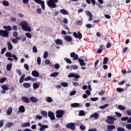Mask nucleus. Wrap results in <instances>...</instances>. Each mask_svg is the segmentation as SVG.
Returning <instances> with one entry per match:
<instances>
[{"label":"nucleus","mask_w":131,"mask_h":131,"mask_svg":"<svg viewBox=\"0 0 131 131\" xmlns=\"http://www.w3.org/2000/svg\"><path fill=\"white\" fill-rule=\"evenodd\" d=\"M70 56L71 58H73V60H78V62H79L80 66H85L86 65V63L84 62V60L81 58H78V55L75 54V52L71 53Z\"/></svg>","instance_id":"f257e3e1"},{"label":"nucleus","mask_w":131,"mask_h":131,"mask_svg":"<svg viewBox=\"0 0 131 131\" xmlns=\"http://www.w3.org/2000/svg\"><path fill=\"white\" fill-rule=\"evenodd\" d=\"M20 26L25 31L30 32L31 31V28L28 26V23L25 20H23L19 23Z\"/></svg>","instance_id":"f03ea898"},{"label":"nucleus","mask_w":131,"mask_h":131,"mask_svg":"<svg viewBox=\"0 0 131 131\" xmlns=\"http://www.w3.org/2000/svg\"><path fill=\"white\" fill-rule=\"evenodd\" d=\"M59 2V0H49L47 2V6L49 7V8H52L53 9H55L57 7V3Z\"/></svg>","instance_id":"7ed1b4c3"},{"label":"nucleus","mask_w":131,"mask_h":131,"mask_svg":"<svg viewBox=\"0 0 131 131\" xmlns=\"http://www.w3.org/2000/svg\"><path fill=\"white\" fill-rule=\"evenodd\" d=\"M117 118H115L112 116H108L107 119L105 120V122L108 124H114V121H115Z\"/></svg>","instance_id":"20e7f679"},{"label":"nucleus","mask_w":131,"mask_h":131,"mask_svg":"<svg viewBox=\"0 0 131 131\" xmlns=\"http://www.w3.org/2000/svg\"><path fill=\"white\" fill-rule=\"evenodd\" d=\"M64 113H65V112L63 110H58L56 111V117L57 118H61V117H63Z\"/></svg>","instance_id":"39448f33"},{"label":"nucleus","mask_w":131,"mask_h":131,"mask_svg":"<svg viewBox=\"0 0 131 131\" xmlns=\"http://www.w3.org/2000/svg\"><path fill=\"white\" fill-rule=\"evenodd\" d=\"M10 32L7 30H0V36L2 37H9V34Z\"/></svg>","instance_id":"423d86ee"},{"label":"nucleus","mask_w":131,"mask_h":131,"mask_svg":"<svg viewBox=\"0 0 131 131\" xmlns=\"http://www.w3.org/2000/svg\"><path fill=\"white\" fill-rule=\"evenodd\" d=\"M67 128H69L71 130H75L76 127H75V124L74 123H68L66 124Z\"/></svg>","instance_id":"0eeeda50"},{"label":"nucleus","mask_w":131,"mask_h":131,"mask_svg":"<svg viewBox=\"0 0 131 131\" xmlns=\"http://www.w3.org/2000/svg\"><path fill=\"white\" fill-rule=\"evenodd\" d=\"M78 33V35H77ZM73 36L75 37V38H78L79 39H81L82 38V34L80 33L79 31H77V33L76 32L73 33Z\"/></svg>","instance_id":"6e6552de"},{"label":"nucleus","mask_w":131,"mask_h":131,"mask_svg":"<svg viewBox=\"0 0 131 131\" xmlns=\"http://www.w3.org/2000/svg\"><path fill=\"white\" fill-rule=\"evenodd\" d=\"M48 117H49L51 120H55L56 119V117H55V115H54V113L53 112H48Z\"/></svg>","instance_id":"1a4fd4ad"},{"label":"nucleus","mask_w":131,"mask_h":131,"mask_svg":"<svg viewBox=\"0 0 131 131\" xmlns=\"http://www.w3.org/2000/svg\"><path fill=\"white\" fill-rule=\"evenodd\" d=\"M85 13L86 16H89V21H92V20H93V14H92V13H91L88 10H85Z\"/></svg>","instance_id":"9d476101"},{"label":"nucleus","mask_w":131,"mask_h":131,"mask_svg":"<svg viewBox=\"0 0 131 131\" xmlns=\"http://www.w3.org/2000/svg\"><path fill=\"white\" fill-rule=\"evenodd\" d=\"M32 75L34 77H39V73L37 71L34 70L32 72Z\"/></svg>","instance_id":"9b49d317"},{"label":"nucleus","mask_w":131,"mask_h":131,"mask_svg":"<svg viewBox=\"0 0 131 131\" xmlns=\"http://www.w3.org/2000/svg\"><path fill=\"white\" fill-rule=\"evenodd\" d=\"M23 102H24L25 103H28L29 102H30V99L28 98L27 97L23 96L21 98Z\"/></svg>","instance_id":"f8f14e48"},{"label":"nucleus","mask_w":131,"mask_h":131,"mask_svg":"<svg viewBox=\"0 0 131 131\" xmlns=\"http://www.w3.org/2000/svg\"><path fill=\"white\" fill-rule=\"evenodd\" d=\"M55 42L56 45H58L59 46H62V45H63V40L61 39H55Z\"/></svg>","instance_id":"ddd939ff"},{"label":"nucleus","mask_w":131,"mask_h":131,"mask_svg":"<svg viewBox=\"0 0 131 131\" xmlns=\"http://www.w3.org/2000/svg\"><path fill=\"white\" fill-rule=\"evenodd\" d=\"M90 118H94V119H98V118H99V114L97 113L92 114L90 116Z\"/></svg>","instance_id":"4468645a"},{"label":"nucleus","mask_w":131,"mask_h":131,"mask_svg":"<svg viewBox=\"0 0 131 131\" xmlns=\"http://www.w3.org/2000/svg\"><path fill=\"white\" fill-rule=\"evenodd\" d=\"M30 101L32 102V103H37L38 102V99L37 98L34 97V96H32L30 98Z\"/></svg>","instance_id":"2eb2a0df"},{"label":"nucleus","mask_w":131,"mask_h":131,"mask_svg":"<svg viewBox=\"0 0 131 131\" xmlns=\"http://www.w3.org/2000/svg\"><path fill=\"white\" fill-rule=\"evenodd\" d=\"M91 3L92 4V5H93V6H95L96 4V6H97V7H99V8H100V9H102V6H101V4H100V3L96 2V0H91Z\"/></svg>","instance_id":"dca6fc26"},{"label":"nucleus","mask_w":131,"mask_h":131,"mask_svg":"<svg viewBox=\"0 0 131 131\" xmlns=\"http://www.w3.org/2000/svg\"><path fill=\"white\" fill-rule=\"evenodd\" d=\"M18 111L21 113H24L25 112V107L24 105H21L19 107Z\"/></svg>","instance_id":"f3484780"},{"label":"nucleus","mask_w":131,"mask_h":131,"mask_svg":"<svg viewBox=\"0 0 131 131\" xmlns=\"http://www.w3.org/2000/svg\"><path fill=\"white\" fill-rule=\"evenodd\" d=\"M64 40L68 41V42H70V41H72V37L70 36H65Z\"/></svg>","instance_id":"a211bd4d"},{"label":"nucleus","mask_w":131,"mask_h":131,"mask_svg":"<svg viewBox=\"0 0 131 131\" xmlns=\"http://www.w3.org/2000/svg\"><path fill=\"white\" fill-rule=\"evenodd\" d=\"M12 67H13V64L12 63L7 64L6 66V69L7 71H10L12 69Z\"/></svg>","instance_id":"6ab92c4d"},{"label":"nucleus","mask_w":131,"mask_h":131,"mask_svg":"<svg viewBox=\"0 0 131 131\" xmlns=\"http://www.w3.org/2000/svg\"><path fill=\"white\" fill-rule=\"evenodd\" d=\"M23 85L24 86V88H25V89H29V88H30V86H31V84L30 83H24L23 84Z\"/></svg>","instance_id":"aec40b11"},{"label":"nucleus","mask_w":131,"mask_h":131,"mask_svg":"<svg viewBox=\"0 0 131 131\" xmlns=\"http://www.w3.org/2000/svg\"><path fill=\"white\" fill-rule=\"evenodd\" d=\"M3 28L4 29H5L6 30H7V31H11L12 30V27L10 26H3Z\"/></svg>","instance_id":"412c9836"},{"label":"nucleus","mask_w":131,"mask_h":131,"mask_svg":"<svg viewBox=\"0 0 131 131\" xmlns=\"http://www.w3.org/2000/svg\"><path fill=\"white\" fill-rule=\"evenodd\" d=\"M7 47L9 51H12V50H13V45H12L11 42H7Z\"/></svg>","instance_id":"4be33fe9"},{"label":"nucleus","mask_w":131,"mask_h":131,"mask_svg":"<svg viewBox=\"0 0 131 131\" xmlns=\"http://www.w3.org/2000/svg\"><path fill=\"white\" fill-rule=\"evenodd\" d=\"M107 129L109 130H112V129H115V125H108L107 126Z\"/></svg>","instance_id":"5701e85b"},{"label":"nucleus","mask_w":131,"mask_h":131,"mask_svg":"<svg viewBox=\"0 0 131 131\" xmlns=\"http://www.w3.org/2000/svg\"><path fill=\"white\" fill-rule=\"evenodd\" d=\"M25 78V74L22 75V76L20 77L19 82V83H22L23 81H24Z\"/></svg>","instance_id":"b1692460"},{"label":"nucleus","mask_w":131,"mask_h":131,"mask_svg":"<svg viewBox=\"0 0 131 131\" xmlns=\"http://www.w3.org/2000/svg\"><path fill=\"white\" fill-rule=\"evenodd\" d=\"M71 106L72 108H77V107H79V103H72L71 104Z\"/></svg>","instance_id":"393cba45"},{"label":"nucleus","mask_w":131,"mask_h":131,"mask_svg":"<svg viewBox=\"0 0 131 131\" xmlns=\"http://www.w3.org/2000/svg\"><path fill=\"white\" fill-rule=\"evenodd\" d=\"M41 114L42 115V116L45 117V118L48 117V112H47L46 111H42L41 112Z\"/></svg>","instance_id":"a878e982"},{"label":"nucleus","mask_w":131,"mask_h":131,"mask_svg":"<svg viewBox=\"0 0 131 131\" xmlns=\"http://www.w3.org/2000/svg\"><path fill=\"white\" fill-rule=\"evenodd\" d=\"M45 128H49V126H48L47 125H42L40 127L39 130L43 131V130H45Z\"/></svg>","instance_id":"bb28decb"},{"label":"nucleus","mask_w":131,"mask_h":131,"mask_svg":"<svg viewBox=\"0 0 131 131\" xmlns=\"http://www.w3.org/2000/svg\"><path fill=\"white\" fill-rule=\"evenodd\" d=\"M21 127H26L27 126H30V123L29 122L27 123H24L21 125Z\"/></svg>","instance_id":"cd10ccee"},{"label":"nucleus","mask_w":131,"mask_h":131,"mask_svg":"<svg viewBox=\"0 0 131 131\" xmlns=\"http://www.w3.org/2000/svg\"><path fill=\"white\" fill-rule=\"evenodd\" d=\"M13 111V108L12 107H9L7 111V114L8 115H11V114L12 113Z\"/></svg>","instance_id":"c85d7f7f"},{"label":"nucleus","mask_w":131,"mask_h":131,"mask_svg":"<svg viewBox=\"0 0 131 131\" xmlns=\"http://www.w3.org/2000/svg\"><path fill=\"white\" fill-rule=\"evenodd\" d=\"M64 61H66V62H67V63H68V64H72V61H71V59L67 58V57H65L64 58Z\"/></svg>","instance_id":"c756f323"},{"label":"nucleus","mask_w":131,"mask_h":131,"mask_svg":"<svg viewBox=\"0 0 131 131\" xmlns=\"http://www.w3.org/2000/svg\"><path fill=\"white\" fill-rule=\"evenodd\" d=\"M59 72H54L50 74L51 77H55V76H58L59 75Z\"/></svg>","instance_id":"7c9ffc66"},{"label":"nucleus","mask_w":131,"mask_h":131,"mask_svg":"<svg viewBox=\"0 0 131 131\" xmlns=\"http://www.w3.org/2000/svg\"><path fill=\"white\" fill-rule=\"evenodd\" d=\"M60 13L62 14L63 15H67L68 14V11L65 9H61L60 10Z\"/></svg>","instance_id":"2f4dec72"},{"label":"nucleus","mask_w":131,"mask_h":131,"mask_svg":"<svg viewBox=\"0 0 131 131\" xmlns=\"http://www.w3.org/2000/svg\"><path fill=\"white\" fill-rule=\"evenodd\" d=\"M33 88L34 90H37L38 88H39V84L36 83H34L33 85Z\"/></svg>","instance_id":"473e14b6"},{"label":"nucleus","mask_w":131,"mask_h":131,"mask_svg":"<svg viewBox=\"0 0 131 131\" xmlns=\"http://www.w3.org/2000/svg\"><path fill=\"white\" fill-rule=\"evenodd\" d=\"M71 68H72L74 70H77V69H78L79 67L78 66H76V64H72L71 66Z\"/></svg>","instance_id":"72a5a7b5"},{"label":"nucleus","mask_w":131,"mask_h":131,"mask_svg":"<svg viewBox=\"0 0 131 131\" xmlns=\"http://www.w3.org/2000/svg\"><path fill=\"white\" fill-rule=\"evenodd\" d=\"M3 6H5V7H9L10 3H9V2L7 1H4L3 2Z\"/></svg>","instance_id":"f704fd0d"},{"label":"nucleus","mask_w":131,"mask_h":131,"mask_svg":"<svg viewBox=\"0 0 131 131\" xmlns=\"http://www.w3.org/2000/svg\"><path fill=\"white\" fill-rule=\"evenodd\" d=\"M117 108L119 109V110L124 111L125 109V107L123 106V105H118Z\"/></svg>","instance_id":"c9c22d12"},{"label":"nucleus","mask_w":131,"mask_h":131,"mask_svg":"<svg viewBox=\"0 0 131 131\" xmlns=\"http://www.w3.org/2000/svg\"><path fill=\"white\" fill-rule=\"evenodd\" d=\"M2 89L4 91H9V87H8V86H7L6 84H4L2 86Z\"/></svg>","instance_id":"e433bc0d"},{"label":"nucleus","mask_w":131,"mask_h":131,"mask_svg":"<svg viewBox=\"0 0 131 131\" xmlns=\"http://www.w3.org/2000/svg\"><path fill=\"white\" fill-rule=\"evenodd\" d=\"M61 85H62V86H63V88H67V86H68V83L67 82H61L60 83Z\"/></svg>","instance_id":"4c0bfd02"},{"label":"nucleus","mask_w":131,"mask_h":131,"mask_svg":"<svg viewBox=\"0 0 131 131\" xmlns=\"http://www.w3.org/2000/svg\"><path fill=\"white\" fill-rule=\"evenodd\" d=\"M109 106V104L106 103L102 106H99L100 109H105V108H106V107H108Z\"/></svg>","instance_id":"58836bf2"},{"label":"nucleus","mask_w":131,"mask_h":131,"mask_svg":"<svg viewBox=\"0 0 131 131\" xmlns=\"http://www.w3.org/2000/svg\"><path fill=\"white\" fill-rule=\"evenodd\" d=\"M79 115V116H84L85 115V112H84V111H80Z\"/></svg>","instance_id":"ea45409f"},{"label":"nucleus","mask_w":131,"mask_h":131,"mask_svg":"<svg viewBox=\"0 0 131 131\" xmlns=\"http://www.w3.org/2000/svg\"><path fill=\"white\" fill-rule=\"evenodd\" d=\"M108 63V57H105L103 59V64L105 65V64H107Z\"/></svg>","instance_id":"a19ab883"},{"label":"nucleus","mask_w":131,"mask_h":131,"mask_svg":"<svg viewBox=\"0 0 131 131\" xmlns=\"http://www.w3.org/2000/svg\"><path fill=\"white\" fill-rule=\"evenodd\" d=\"M48 56H49V52H48V51H45L43 53V58L47 59Z\"/></svg>","instance_id":"79ce46f5"},{"label":"nucleus","mask_w":131,"mask_h":131,"mask_svg":"<svg viewBox=\"0 0 131 131\" xmlns=\"http://www.w3.org/2000/svg\"><path fill=\"white\" fill-rule=\"evenodd\" d=\"M90 100H91V101H92V102H96V101H98L99 100V98L92 97L90 98Z\"/></svg>","instance_id":"37998d69"},{"label":"nucleus","mask_w":131,"mask_h":131,"mask_svg":"<svg viewBox=\"0 0 131 131\" xmlns=\"http://www.w3.org/2000/svg\"><path fill=\"white\" fill-rule=\"evenodd\" d=\"M40 5H41L42 10H45V9H46V6H45V1H42V3H40Z\"/></svg>","instance_id":"c03bdc74"},{"label":"nucleus","mask_w":131,"mask_h":131,"mask_svg":"<svg viewBox=\"0 0 131 131\" xmlns=\"http://www.w3.org/2000/svg\"><path fill=\"white\" fill-rule=\"evenodd\" d=\"M37 62L38 63V65H40V63H41V59L40 57H37Z\"/></svg>","instance_id":"a18cd8bd"},{"label":"nucleus","mask_w":131,"mask_h":131,"mask_svg":"<svg viewBox=\"0 0 131 131\" xmlns=\"http://www.w3.org/2000/svg\"><path fill=\"white\" fill-rule=\"evenodd\" d=\"M105 90H101V91H99L98 92V95L99 96H103V95H104V94H105Z\"/></svg>","instance_id":"49530a36"},{"label":"nucleus","mask_w":131,"mask_h":131,"mask_svg":"<svg viewBox=\"0 0 131 131\" xmlns=\"http://www.w3.org/2000/svg\"><path fill=\"white\" fill-rule=\"evenodd\" d=\"M7 80V78L3 77L0 79V83H4Z\"/></svg>","instance_id":"de8ad7c7"},{"label":"nucleus","mask_w":131,"mask_h":131,"mask_svg":"<svg viewBox=\"0 0 131 131\" xmlns=\"http://www.w3.org/2000/svg\"><path fill=\"white\" fill-rule=\"evenodd\" d=\"M124 90L123 89H121V88H117V92L118 93H121L122 92H124Z\"/></svg>","instance_id":"09e8293b"},{"label":"nucleus","mask_w":131,"mask_h":131,"mask_svg":"<svg viewBox=\"0 0 131 131\" xmlns=\"http://www.w3.org/2000/svg\"><path fill=\"white\" fill-rule=\"evenodd\" d=\"M5 56L6 57H10L11 58L13 57V55H12V54H11L9 52H7L5 54Z\"/></svg>","instance_id":"8fccbe9b"},{"label":"nucleus","mask_w":131,"mask_h":131,"mask_svg":"<svg viewBox=\"0 0 131 131\" xmlns=\"http://www.w3.org/2000/svg\"><path fill=\"white\" fill-rule=\"evenodd\" d=\"M30 80H31V76H28L25 78V81H29Z\"/></svg>","instance_id":"3c124183"},{"label":"nucleus","mask_w":131,"mask_h":131,"mask_svg":"<svg viewBox=\"0 0 131 131\" xmlns=\"http://www.w3.org/2000/svg\"><path fill=\"white\" fill-rule=\"evenodd\" d=\"M128 120V117H122L121 118V120H122V121H126V120Z\"/></svg>","instance_id":"603ef678"},{"label":"nucleus","mask_w":131,"mask_h":131,"mask_svg":"<svg viewBox=\"0 0 131 131\" xmlns=\"http://www.w3.org/2000/svg\"><path fill=\"white\" fill-rule=\"evenodd\" d=\"M6 51H7V48L5 47V48H3L1 50L2 55H4L5 54V52H6Z\"/></svg>","instance_id":"864d4df0"},{"label":"nucleus","mask_w":131,"mask_h":131,"mask_svg":"<svg viewBox=\"0 0 131 131\" xmlns=\"http://www.w3.org/2000/svg\"><path fill=\"white\" fill-rule=\"evenodd\" d=\"M68 77L71 78L72 77H74V73H71L68 75Z\"/></svg>","instance_id":"5fc2aeb1"},{"label":"nucleus","mask_w":131,"mask_h":131,"mask_svg":"<svg viewBox=\"0 0 131 131\" xmlns=\"http://www.w3.org/2000/svg\"><path fill=\"white\" fill-rule=\"evenodd\" d=\"M16 73L19 75V76H21L22 75L21 70L20 69H17L16 70Z\"/></svg>","instance_id":"6e6d98bb"},{"label":"nucleus","mask_w":131,"mask_h":131,"mask_svg":"<svg viewBox=\"0 0 131 131\" xmlns=\"http://www.w3.org/2000/svg\"><path fill=\"white\" fill-rule=\"evenodd\" d=\"M77 25H80V26H81L82 25V20H79L76 23Z\"/></svg>","instance_id":"4d7b16f0"},{"label":"nucleus","mask_w":131,"mask_h":131,"mask_svg":"<svg viewBox=\"0 0 131 131\" xmlns=\"http://www.w3.org/2000/svg\"><path fill=\"white\" fill-rule=\"evenodd\" d=\"M53 99H52V97H48L47 98V102H48L49 103H51V102H53Z\"/></svg>","instance_id":"13d9d810"},{"label":"nucleus","mask_w":131,"mask_h":131,"mask_svg":"<svg viewBox=\"0 0 131 131\" xmlns=\"http://www.w3.org/2000/svg\"><path fill=\"white\" fill-rule=\"evenodd\" d=\"M32 50L34 53H37V48H36V46H33Z\"/></svg>","instance_id":"bf43d9fd"},{"label":"nucleus","mask_w":131,"mask_h":131,"mask_svg":"<svg viewBox=\"0 0 131 131\" xmlns=\"http://www.w3.org/2000/svg\"><path fill=\"white\" fill-rule=\"evenodd\" d=\"M17 36H18V32L14 31L13 33V37H16Z\"/></svg>","instance_id":"052dcab7"},{"label":"nucleus","mask_w":131,"mask_h":131,"mask_svg":"<svg viewBox=\"0 0 131 131\" xmlns=\"http://www.w3.org/2000/svg\"><path fill=\"white\" fill-rule=\"evenodd\" d=\"M117 131H124V128L121 127H118L117 129Z\"/></svg>","instance_id":"680f3d73"},{"label":"nucleus","mask_w":131,"mask_h":131,"mask_svg":"<svg viewBox=\"0 0 131 131\" xmlns=\"http://www.w3.org/2000/svg\"><path fill=\"white\" fill-rule=\"evenodd\" d=\"M80 128L81 130H84L85 129V126L82 124L80 126Z\"/></svg>","instance_id":"e2e57ef3"},{"label":"nucleus","mask_w":131,"mask_h":131,"mask_svg":"<svg viewBox=\"0 0 131 131\" xmlns=\"http://www.w3.org/2000/svg\"><path fill=\"white\" fill-rule=\"evenodd\" d=\"M26 36L28 37V38H31V34H30V33H27L25 34Z\"/></svg>","instance_id":"0e129e2a"},{"label":"nucleus","mask_w":131,"mask_h":131,"mask_svg":"<svg viewBox=\"0 0 131 131\" xmlns=\"http://www.w3.org/2000/svg\"><path fill=\"white\" fill-rule=\"evenodd\" d=\"M24 68L26 70H29V67L28 66V64H27V63H25L24 64Z\"/></svg>","instance_id":"69168bd1"},{"label":"nucleus","mask_w":131,"mask_h":131,"mask_svg":"<svg viewBox=\"0 0 131 131\" xmlns=\"http://www.w3.org/2000/svg\"><path fill=\"white\" fill-rule=\"evenodd\" d=\"M12 41L13 43H18V40L16 38H13Z\"/></svg>","instance_id":"338daca9"},{"label":"nucleus","mask_w":131,"mask_h":131,"mask_svg":"<svg viewBox=\"0 0 131 131\" xmlns=\"http://www.w3.org/2000/svg\"><path fill=\"white\" fill-rule=\"evenodd\" d=\"M126 128H127V129H131V124H128L126 126Z\"/></svg>","instance_id":"774afa93"}]
</instances>
